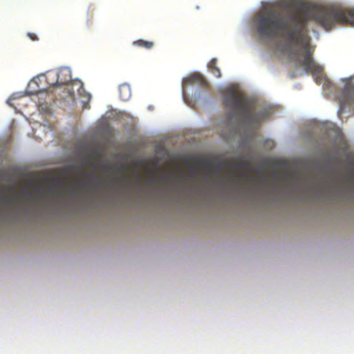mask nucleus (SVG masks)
Wrapping results in <instances>:
<instances>
[{
  "instance_id": "nucleus-6",
  "label": "nucleus",
  "mask_w": 354,
  "mask_h": 354,
  "mask_svg": "<svg viewBox=\"0 0 354 354\" xmlns=\"http://www.w3.org/2000/svg\"><path fill=\"white\" fill-rule=\"evenodd\" d=\"M119 96L123 101H128L131 96V90L128 84H122L119 86Z\"/></svg>"
},
{
  "instance_id": "nucleus-7",
  "label": "nucleus",
  "mask_w": 354,
  "mask_h": 354,
  "mask_svg": "<svg viewBox=\"0 0 354 354\" xmlns=\"http://www.w3.org/2000/svg\"><path fill=\"white\" fill-rule=\"evenodd\" d=\"M250 164L248 161L240 160L237 162L233 166V169L236 171H244L243 176L245 177H249L247 171L250 169Z\"/></svg>"
},
{
  "instance_id": "nucleus-10",
  "label": "nucleus",
  "mask_w": 354,
  "mask_h": 354,
  "mask_svg": "<svg viewBox=\"0 0 354 354\" xmlns=\"http://www.w3.org/2000/svg\"><path fill=\"white\" fill-rule=\"evenodd\" d=\"M50 73L51 71L48 72L46 76V81L48 84H49V86L45 89L46 92H53L52 88H58L59 86L57 84L56 79H53L50 77Z\"/></svg>"
},
{
  "instance_id": "nucleus-2",
  "label": "nucleus",
  "mask_w": 354,
  "mask_h": 354,
  "mask_svg": "<svg viewBox=\"0 0 354 354\" xmlns=\"http://www.w3.org/2000/svg\"><path fill=\"white\" fill-rule=\"evenodd\" d=\"M224 101L228 109H232L243 117L248 125L258 126L266 117L265 111L253 113L252 102L243 93L232 88L224 92Z\"/></svg>"
},
{
  "instance_id": "nucleus-1",
  "label": "nucleus",
  "mask_w": 354,
  "mask_h": 354,
  "mask_svg": "<svg viewBox=\"0 0 354 354\" xmlns=\"http://www.w3.org/2000/svg\"><path fill=\"white\" fill-rule=\"evenodd\" d=\"M310 21L328 31L337 24L354 27V10L336 6H319L307 2H296L292 9L286 13L274 10L260 15L257 21V32L261 37L271 39L275 37L277 30L281 31L290 54L298 57L299 48L302 49L304 59L299 61V64L306 70L315 71L314 50L310 47L311 37L308 27Z\"/></svg>"
},
{
  "instance_id": "nucleus-3",
  "label": "nucleus",
  "mask_w": 354,
  "mask_h": 354,
  "mask_svg": "<svg viewBox=\"0 0 354 354\" xmlns=\"http://www.w3.org/2000/svg\"><path fill=\"white\" fill-rule=\"evenodd\" d=\"M339 102L341 110L346 106L354 104V80L346 83Z\"/></svg>"
},
{
  "instance_id": "nucleus-11",
  "label": "nucleus",
  "mask_w": 354,
  "mask_h": 354,
  "mask_svg": "<svg viewBox=\"0 0 354 354\" xmlns=\"http://www.w3.org/2000/svg\"><path fill=\"white\" fill-rule=\"evenodd\" d=\"M27 35L32 41H37L39 39L35 33L28 32Z\"/></svg>"
},
{
  "instance_id": "nucleus-5",
  "label": "nucleus",
  "mask_w": 354,
  "mask_h": 354,
  "mask_svg": "<svg viewBox=\"0 0 354 354\" xmlns=\"http://www.w3.org/2000/svg\"><path fill=\"white\" fill-rule=\"evenodd\" d=\"M199 84L203 87H207L208 83L205 78L200 73H195L183 80V84Z\"/></svg>"
},
{
  "instance_id": "nucleus-12",
  "label": "nucleus",
  "mask_w": 354,
  "mask_h": 354,
  "mask_svg": "<svg viewBox=\"0 0 354 354\" xmlns=\"http://www.w3.org/2000/svg\"><path fill=\"white\" fill-rule=\"evenodd\" d=\"M233 180H234V181H236V180H237L236 178H233Z\"/></svg>"
},
{
  "instance_id": "nucleus-8",
  "label": "nucleus",
  "mask_w": 354,
  "mask_h": 354,
  "mask_svg": "<svg viewBox=\"0 0 354 354\" xmlns=\"http://www.w3.org/2000/svg\"><path fill=\"white\" fill-rule=\"evenodd\" d=\"M217 59L216 58H213L209 62L207 67L209 71L217 78L221 77V73L220 68L217 67Z\"/></svg>"
},
{
  "instance_id": "nucleus-9",
  "label": "nucleus",
  "mask_w": 354,
  "mask_h": 354,
  "mask_svg": "<svg viewBox=\"0 0 354 354\" xmlns=\"http://www.w3.org/2000/svg\"><path fill=\"white\" fill-rule=\"evenodd\" d=\"M133 45L146 49H151L153 46V42L144 39H138L133 42Z\"/></svg>"
},
{
  "instance_id": "nucleus-4",
  "label": "nucleus",
  "mask_w": 354,
  "mask_h": 354,
  "mask_svg": "<svg viewBox=\"0 0 354 354\" xmlns=\"http://www.w3.org/2000/svg\"><path fill=\"white\" fill-rule=\"evenodd\" d=\"M50 77L56 79L59 87L66 85L71 81V71L68 67H62L57 71H51Z\"/></svg>"
}]
</instances>
